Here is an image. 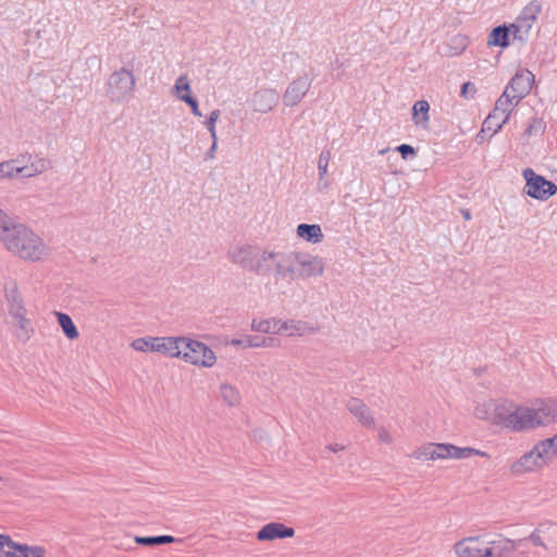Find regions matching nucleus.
Listing matches in <instances>:
<instances>
[{
	"mask_svg": "<svg viewBox=\"0 0 557 557\" xmlns=\"http://www.w3.org/2000/svg\"><path fill=\"white\" fill-rule=\"evenodd\" d=\"M495 419L499 424L515 432L557 422V399H537L531 407L499 404L495 407Z\"/></svg>",
	"mask_w": 557,
	"mask_h": 557,
	"instance_id": "f257e3e1",
	"label": "nucleus"
},
{
	"mask_svg": "<svg viewBox=\"0 0 557 557\" xmlns=\"http://www.w3.org/2000/svg\"><path fill=\"white\" fill-rule=\"evenodd\" d=\"M0 243L13 256L30 262H38L48 255L44 239L27 225L14 221Z\"/></svg>",
	"mask_w": 557,
	"mask_h": 557,
	"instance_id": "f03ea898",
	"label": "nucleus"
},
{
	"mask_svg": "<svg viewBox=\"0 0 557 557\" xmlns=\"http://www.w3.org/2000/svg\"><path fill=\"white\" fill-rule=\"evenodd\" d=\"M136 76L131 69L121 67L110 74L106 94L111 103H126L134 98Z\"/></svg>",
	"mask_w": 557,
	"mask_h": 557,
	"instance_id": "7ed1b4c3",
	"label": "nucleus"
},
{
	"mask_svg": "<svg viewBox=\"0 0 557 557\" xmlns=\"http://www.w3.org/2000/svg\"><path fill=\"white\" fill-rule=\"evenodd\" d=\"M5 299L10 315L15 320L18 330L16 337L26 342L29 339L33 329L30 321L26 318V308L24 307L23 298L15 282L5 286Z\"/></svg>",
	"mask_w": 557,
	"mask_h": 557,
	"instance_id": "20e7f679",
	"label": "nucleus"
},
{
	"mask_svg": "<svg viewBox=\"0 0 557 557\" xmlns=\"http://www.w3.org/2000/svg\"><path fill=\"white\" fill-rule=\"evenodd\" d=\"M181 346L180 358L190 364L211 368L216 361L215 354L202 342L184 337Z\"/></svg>",
	"mask_w": 557,
	"mask_h": 557,
	"instance_id": "39448f33",
	"label": "nucleus"
},
{
	"mask_svg": "<svg viewBox=\"0 0 557 557\" xmlns=\"http://www.w3.org/2000/svg\"><path fill=\"white\" fill-rule=\"evenodd\" d=\"M523 176L527 181L525 194L534 199L547 200L557 193V186L553 182L536 174L530 168L523 171Z\"/></svg>",
	"mask_w": 557,
	"mask_h": 557,
	"instance_id": "423d86ee",
	"label": "nucleus"
},
{
	"mask_svg": "<svg viewBox=\"0 0 557 557\" xmlns=\"http://www.w3.org/2000/svg\"><path fill=\"white\" fill-rule=\"evenodd\" d=\"M542 11V5L539 0L530 1L520 12L516 22L511 24L512 34L515 38L520 40L528 35L533 23L536 21L539 14Z\"/></svg>",
	"mask_w": 557,
	"mask_h": 557,
	"instance_id": "0eeeda50",
	"label": "nucleus"
},
{
	"mask_svg": "<svg viewBox=\"0 0 557 557\" xmlns=\"http://www.w3.org/2000/svg\"><path fill=\"white\" fill-rule=\"evenodd\" d=\"M0 550L4 557H44L45 548L14 542L11 536L0 534Z\"/></svg>",
	"mask_w": 557,
	"mask_h": 557,
	"instance_id": "6e6552de",
	"label": "nucleus"
},
{
	"mask_svg": "<svg viewBox=\"0 0 557 557\" xmlns=\"http://www.w3.org/2000/svg\"><path fill=\"white\" fill-rule=\"evenodd\" d=\"M547 465L548 463L544 457H542V454L535 444L530 451L523 454L510 466V471L515 475H521L527 472L540 470Z\"/></svg>",
	"mask_w": 557,
	"mask_h": 557,
	"instance_id": "1a4fd4ad",
	"label": "nucleus"
},
{
	"mask_svg": "<svg viewBox=\"0 0 557 557\" xmlns=\"http://www.w3.org/2000/svg\"><path fill=\"white\" fill-rule=\"evenodd\" d=\"M259 248L260 247L258 246L248 244L237 245L231 248L227 251L226 256L232 263L243 268L244 270L251 272L256 262L255 260L258 257L257 253L259 251Z\"/></svg>",
	"mask_w": 557,
	"mask_h": 557,
	"instance_id": "9d476101",
	"label": "nucleus"
},
{
	"mask_svg": "<svg viewBox=\"0 0 557 557\" xmlns=\"http://www.w3.org/2000/svg\"><path fill=\"white\" fill-rule=\"evenodd\" d=\"M296 258L300 269L297 271V280H307L309 277L321 276L324 272V262L318 256H311L307 252L297 251Z\"/></svg>",
	"mask_w": 557,
	"mask_h": 557,
	"instance_id": "9b49d317",
	"label": "nucleus"
},
{
	"mask_svg": "<svg viewBox=\"0 0 557 557\" xmlns=\"http://www.w3.org/2000/svg\"><path fill=\"white\" fill-rule=\"evenodd\" d=\"M534 83V75L529 70H519L506 86L512 98H516V103H519L532 89Z\"/></svg>",
	"mask_w": 557,
	"mask_h": 557,
	"instance_id": "f8f14e48",
	"label": "nucleus"
},
{
	"mask_svg": "<svg viewBox=\"0 0 557 557\" xmlns=\"http://www.w3.org/2000/svg\"><path fill=\"white\" fill-rule=\"evenodd\" d=\"M312 79L308 75L293 79L283 94V103L286 107L297 106L307 95L311 87Z\"/></svg>",
	"mask_w": 557,
	"mask_h": 557,
	"instance_id": "ddd939ff",
	"label": "nucleus"
},
{
	"mask_svg": "<svg viewBox=\"0 0 557 557\" xmlns=\"http://www.w3.org/2000/svg\"><path fill=\"white\" fill-rule=\"evenodd\" d=\"M280 100V95L275 89L263 88L257 90L251 98V106L253 111L259 113H268L276 107Z\"/></svg>",
	"mask_w": 557,
	"mask_h": 557,
	"instance_id": "4468645a",
	"label": "nucleus"
},
{
	"mask_svg": "<svg viewBox=\"0 0 557 557\" xmlns=\"http://www.w3.org/2000/svg\"><path fill=\"white\" fill-rule=\"evenodd\" d=\"M275 260V274L281 278H287L289 281L297 280V268L298 259L296 258L297 251L289 253L277 252Z\"/></svg>",
	"mask_w": 557,
	"mask_h": 557,
	"instance_id": "2eb2a0df",
	"label": "nucleus"
},
{
	"mask_svg": "<svg viewBox=\"0 0 557 557\" xmlns=\"http://www.w3.org/2000/svg\"><path fill=\"white\" fill-rule=\"evenodd\" d=\"M295 535V530L281 522H270L264 524L257 532L258 541H274L277 539H288Z\"/></svg>",
	"mask_w": 557,
	"mask_h": 557,
	"instance_id": "dca6fc26",
	"label": "nucleus"
},
{
	"mask_svg": "<svg viewBox=\"0 0 557 557\" xmlns=\"http://www.w3.org/2000/svg\"><path fill=\"white\" fill-rule=\"evenodd\" d=\"M347 410L358 419V421L366 428L372 429L375 425V420L372 416L370 408L360 398L351 397L346 404Z\"/></svg>",
	"mask_w": 557,
	"mask_h": 557,
	"instance_id": "f3484780",
	"label": "nucleus"
},
{
	"mask_svg": "<svg viewBox=\"0 0 557 557\" xmlns=\"http://www.w3.org/2000/svg\"><path fill=\"white\" fill-rule=\"evenodd\" d=\"M454 550L458 557H485V546L479 536H470L460 540L454 546Z\"/></svg>",
	"mask_w": 557,
	"mask_h": 557,
	"instance_id": "a211bd4d",
	"label": "nucleus"
},
{
	"mask_svg": "<svg viewBox=\"0 0 557 557\" xmlns=\"http://www.w3.org/2000/svg\"><path fill=\"white\" fill-rule=\"evenodd\" d=\"M411 457L418 460H437L447 459V444L446 443H428L417 448Z\"/></svg>",
	"mask_w": 557,
	"mask_h": 557,
	"instance_id": "6ab92c4d",
	"label": "nucleus"
},
{
	"mask_svg": "<svg viewBox=\"0 0 557 557\" xmlns=\"http://www.w3.org/2000/svg\"><path fill=\"white\" fill-rule=\"evenodd\" d=\"M280 329L281 334H285L286 336H304L305 334H314L318 332L319 327L310 325L306 321L301 320H280Z\"/></svg>",
	"mask_w": 557,
	"mask_h": 557,
	"instance_id": "aec40b11",
	"label": "nucleus"
},
{
	"mask_svg": "<svg viewBox=\"0 0 557 557\" xmlns=\"http://www.w3.org/2000/svg\"><path fill=\"white\" fill-rule=\"evenodd\" d=\"M521 543L522 540L513 542L509 539L500 537L498 540L487 542L490 546H485L484 555L485 557H507Z\"/></svg>",
	"mask_w": 557,
	"mask_h": 557,
	"instance_id": "412c9836",
	"label": "nucleus"
},
{
	"mask_svg": "<svg viewBox=\"0 0 557 557\" xmlns=\"http://www.w3.org/2000/svg\"><path fill=\"white\" fill-rule=\"evenodd\" d=\"M157 344L154 346V352H160L166 357L180 358L181 357V345L184 344V337H157Z\"/></svg>",
	"mask_w": 557,
	"mask_h": 557,
	"instance_id": "4be33fe9",
	"label": "nucleus"
},
{
	"mask_svg": "<svg viewBox=\"0 0 557 557\" xmlns=\"http://www.w3.org/2000/svg\"><path fill=\"white\" fill-rule=\"evenodd\" d=\"M257 255L258 257L255 260L256 262L251 272L256 275H268L272 271L273 262L278 256L277 252L268 251L260 247Z\"/></svg>",
	"mask_w": 557,
	"mask_h": 557,
	"instance_id": "5701e85b",
	"label": "nucleus"
},
{
	"mask_svg": "<svg viewBox=\"0 0 557 557\" xmlns=\"http://www.w3.org/2000/svg\"><path fill=\"white\" fill-rule=\"evenodd\" d=\"M517 104L516 98H512V95L505 89L502 96L497 99L493 112H496V114L503 117V123H507L513 106Z\"/></svg>",
	"mask_w": 557,
	"mask_h": 557,
	"instance_id": "b1692460",
	"label": "nucleus"
},
{
	"mask_svg": "<svg viewBox=\"0 0 557 557\" xmlns=\"http://www.w3.org/2000/svg\"><path fill=\"white\" fill-rule=\"evenodd\" d=\"M297 235L312 244H318L323 239V233L318 224L301 223L297 226Z\"/></svg>",
	"mask_w": 557,
	"mask_h": 557,
	"instance_id": "393cba45",
	"label": "nucleus"
},
{
	"mask_svg": "<svg viewBox=\"0 0 557 557\" xmlns=\"http://www.w3.org/2000/svg\"><path fill=\"white\" fill-rule=\"evenodd\" d=\"M472 456L488 457V454L472 447H458L447 444V459H467Z\"/></svg>",
	"mask_w": 557,
	"mask_h": 557,
	"instance_id": "a878e982",
	"label": "nucleus"
},
{
	"mask_svg": "<svg viewBox=\"0 0 557 557\" xmlns=\"http://www.w3.org/2000/svg\"><path fill=\"white\" fill-rule=\"evenodd\" d=\"M430 104L426 100H419L412 107V120L417 126L426 128L429 126Z\"/></svg>",
	"mask_w": 557,
	"mask_h": 557,
	"instance_id": "bb28decb",
	"label": "nucleus"
},
{
	"mask_svg": "<svg viewBox=\"0 0 557 557\" xmlns=\"http://www.w3.org/2000/svg\"><path fill=\"white\" fill-rule=\"evenodd\" d=\"M512 30L511 26L500 25L494 27L488 35L487 45L506 48L509 46V33Z\"/></svg>",
	"mask_w": 557,
	"mask_h": 557,
	"instance_id": "cd10ccee",
	"label": "nucleus"
},
{
	"mask_svg": "<svg viewBox=\"0 0 557 557\" xmlns=\"http://www.w3.org/2000/svg\"><path fill=\"white\" fill-rule=\"evenodd\" d=\"M251 329L256 332L265 334H280V319H253L251 322Z\"/></svg>",
	"mask_w": 557,
	"mask_h": 557,
	"instance_id": "c85d7f7f",
	"label": "nucleus"
},
{
	"mask_svg": "<svg viewBox=\"0 0 557 557\" xmlns=\"http://www.w3.org/2000/svg\"><path fill=\"white\" fill-rule=\"evenodd\" d=\"M536 446L546 462L550 463L557 457V433L553 437L537 442Z\"/></svg>",
	"mask_w": 557,
	"mask_h": 557,
	"instance_id": "c756f323",
	"label": "nucleus"
},
{
	"mask_svg": "<svg viewBox=\"0 0 557 557\" xmlns=\"http://www.w3.org/2000/svg\"><path fill=\"white\" fill-rule=\"evenodd\" d=\"M59 325L69 339H76L79 336L78 330L67 313L55 312Z\"/></svg>",
	"mask_w": 557,
	"mask_h": 557,
	"instance_id": "7c9ffc66",
	"label": "nucleus"
},
{
	"mask_svg": "<svg viewBox=\"0 0 557 557\" xmlns=\"http://www.w3.org/2000/svg\"><path fill=\"white\" fill-rule=\"evenodd\" d=\"M246 346L248 347H280L281 341L272 336L248 335L246 336Z\"/></svg>",
	"mask_w": 557,
	"mask_h": 557,
	"instance_id": "2f4dec72",
	"label": "nucleus"
},
{
	"mask_svg": "<svg viewBox=\"0 0 557 557\" xmlns=\"http://www.w3.org/2000/svg\"><path fill=\"white\" fill-rule=\"evenodd\" d=\"M503 119L496 114V112H492L487 115L482 124V129L479 136H482L485 132H492V135L496 134L504 125Z\"/></svg>",
	"mask_w": 557,
	"mask_h": 557,
	"instance_id": "473e14b6",
	"label": "nucleus"
},
{
	"mask_svg": "<svg viewBox=\"0 0 557 557\" xmlns=\"http://www.w3.org/2000/svg\"><path fill=\"white\" fill-rule=\"evenodd\" d=\"M220 395L224 403H226L228 406H236L240 401L239 392L227 383L221 384Z\"/></svg>",
	"mask_w": 557,
	"mask_h": 557,
	"instance_id": "72a5a7b5",
	"label": "nucleus"
},
{
	"mask_svg": "<svg viewBox=\"0 0 557 557\" xmlns=\"http://www.w3.org/2000/svg\"><path fill=\"white\" fill-rule=\"evenodd\" d=\"M157 337L147 336V337H139L134 339L131 343V347L136 351H152L154 352V346L157 344Z\"/></svg>",
	"mask_w": 557,
	"mask_h": 557,
	"instance_id": "f704fd0d",
	"label": "nucleus"
},
{
	"mask_svg": "<svg viewBox=\"0 0 557 557\" xmlns=\"http://www.w3.org/2000/svg\"><path fill=\"white\" fill-rule=\"evenodd\" d=\"M174 95L178 100L185 95H191V88L189 78L186 74H182L177 77L174 84Z\"/></svg>",
	"mask_w": 557,
	"mask_h": 557,
	"instance_id": "c9c22d12",
	"label": "nucleus"
},
{
	"mask_svg": "<svg viewBox=\"0 0 557 557\" xmlns=\"http://www.w3.org/2000/svg\"><path fill=\"white\" fill-rule=\"evenodd\" d=\"M469 39L467 36L457 34L450 38L451 52L457 55L460 54L468 46Z\"/></svg>",
	"mask_w": 557,
	"mask_h": 557,
	"instance_id": "e433bc0d",
	"label": "nucleus"
},
{
	"mask_svg": "<svg viewBox=\"0 0 557 557\" xmlns=\"http://www.w3.org/2000/svg\"><path fill=\"white\" fill-rule=\"evenodd\" d=\"M330 159H331L330 150H323L319 156L318 171H319V183L320 184L327 174V166H329Z\"/></svg>",
	"mask_w": 557,
	"mask_h": 557,
	"instance_id": "4c0bfd02",
	"label": "nucleus"
},
{
	"mask_svg": "<svg viewBox=\"0 0 557 557\" xmlns=\"http://www.w3.org/2000/svg\"><path fill=\"white\" fill-rule=\"evenodd\" d=\"M18 160H7L0 162V178H14L15 177V163Z\"/></svg>",
	"mask_w": 557,
	"mask_h": 557,
	"instance_id": "58836bf2",
	"label": "nucleus"
},
{
	"mask_svg": "<svg viewBox=\"0 0 557 557\" xmlns=\"http://www.w3.org/2000/svg\"><path fill=\"white\" fill-rule=\"evenodd\" d=\"M545 125L542 120L533 117L524 131L525 136L540 135L544 132Z\"/></svg>",
	"mask_w": 557,
	"mask_h": 557,
	"instance_id": "ea45409f",
	"label": "nucleus"
},
{
	"mask_svg": "<svg viewBox=\"0 0 557 557\" xmlns=\"http://www.w3.org/2000/svg\"><path fill=\"white\" fill-rule=\"evenodd\" d=\"M221 115V111L219 109L213 110L205 122L208 132L211 137L216 136L215 123Z\"/></svg>",
	"mask_w": 557,
	"mask_h": 557,
	"instance_id": "a19ab883",
	"label": "nucleus"
},
{
	"mask_svg": "<svg viewBox=\"0 0 557 557\" xmlns=\"http://www.w3.org/2000/svg\"><path fill=\"white\" fill-rule=\"evenodd\" d=\"M181 101L189 106L195 116H202V113L199 110L198 101L195 97L191 95H185L184 97H181Z\"/></svg>",
	"mask_w": 557,
	"mask_h": 557,
	"instance_id": "79ce46f5",
	"label": "nucleus"
},
{
	"mask_svg": "<svg viewBox=\"0 0 557 557\" xmlns=\"http://www.w3.org/2000/svg\"><path fill=\"white\" fill-rule=\"evenodd\" d=\"M476 94V87L471 82H466L461 86L460 96L466 99H472L474 98Z\"/></svg>",
	"mask_w": 557,
	"mask_h": 557,
	"instance_id": "37998d69",
	"label": "nucleus"
},
{
	"mask_svg": "<svg viewBox=\"0 0 557 557\" xmlns=\"http://www.w3.org/2000/svg\"><path fill=\"white\" fill-rule=\"evenodd\" d=\"M396 150L400 153L401 158L407 160L416 156V150L412 146L407 144L399 145Z\"/></svg>",
	"mask_w": 557,
	"mask_h": 557,
	"instance_id": "c03bdc74",
	"label": "nucleus"
},
{
	"mask_svg": "<svg viewBox=\"0 0 557 557\" xmlns=\"http://www.w3.org/2000/svg\"><path fill=\"white\" fill-rule=\"evenodd\" d=\"M32 168L34 169L33 172H35L37 175L41 174L42 172L47 171L50 168V162L46 159H38L35 162H32Z\"/></svg>",
	"mask_w": 557,
	"mask_h": 557,
	"instance_id": "a18cd8bd",
	"label": "nucleus"
},
{
	"mask_svg": "<svg viewBox=\"0 0 557 557\" xmlns=\"http://www.w3.org/2000/svg\"><path fill=\"white\" fill-rule=\"evenodd\" d=\"M33 170L34 169L32 168V164H29L23 166H15L14 172L15 176L20 174L22 177L29 178L37 175L35 172H33Z\"/></svg>",
	"mask_w": 557,
	"mask_h": 557,
	"instance_id": "49530a36",
	"label": "nucleus"
},
{
	"mask_svg": "<svg viewBox=\"0 0 557 557\" xmlns=\"http://www.w3.org/2000/svg\"><path fill=\"white\" fill-rule=\"evenodd\" d=\"M135 543L143 546L158 545L157 536H135Z\"/></svg>",
	"mask_w": 557,
	"mask_h": 557,
	"instance_id": "de8ad7c7",
	"label": "nucleus"
},
{
	"mask_svg": "<svg viewBox=\"0 0 557 557\" xmlns=\"http://www.w3.org/2000/svg\"><path fill=\"white\" fill-rule=\"evenodd\" d=\"M377 437H379V441L382 443H385V444L393 443V437H392L391 433L384 426L379 429Z\"/></svg>",
	"mask_w": 557,
	"mask_h": 557,
	"instance_id": "09e8293b",
	"label": "nucleus"
},
{
	"mask_svg": "<svg viewBox=\"0 0 557 557\" xmlns=\"http://www.w3.org/2000/svg\"><path fill=\"white\" fill-rule=\"evenodd\" d=\"M158 545L182 543L183 539H176L172 535H157Z\"/></svg>",
	"mask_w": 557,
	"mask_h": 557,
	"instance_id": "8fccbe9b",
	"label": "nucleus"
},
{
	"mask_svg": "<svg viewBox=\"0 0 557 557\" xmlns=\"http://www.w3.org/2000/svg\"><path fill=\"white\" fill-rule=\"evenodd\" d=\"M541 530L540 529H535L531 535H530V541L534 544V545H539V546H543V547H546L545 543H544V540L542 539L541 536Z\"/></svg>",
	"mask_w": 557,
	"mask_h": 557,
	"instance_id": "3c124183",
	"label": "nucleus"
},
{
	"mask_svg": "<svg viewBox=\"0 0 557 557\" xmlns=\"http://www.w3.org/2000/svg\"><path fill=\"white\" fill-rule=\"evenodd\" d=\"M212 138V145L209 148V150L206 152V159L212 160L215 158V151L218 148V136L211 137Z\"/></svg>",
	"mask_w": 557,
	"mask_h": 557,
	"instance_id": "603ef678",
	"label": "nucleus"
},
{
	"mask_svg": "<svg viewBox=\"0 0 557 557\" xmlns=\"http://www.w3.org/2000/svg\"><path fill=\"white\" fill-rule=\"evenodd\" d=\"M325 449L332 453H338L345 449V446L342 444H329L325 446Z\"/></svg>",
	"mask_w": 557,
	"mask_h": 557,
	"instance_id": "864d4df0",
	"label": "nucleus"
},
{
	"mask_svg": "<svg viewBox=\"0 0 557 557\" xmlns=\"http://www.w3.org/2000/svg\"><path fill=\"white\" fill-rule=\"evenodd\" d=\"M232 345L247 347L246 346V337L233 339Z\"/></svg>",
	"mask_w": 557,
	"mask_h": 557,
	"instance_id": "5fc2aeb1",
	"label": "nucleus"
},
{
	"mask_svg": "<svg viewBox=\"0 0 557 557\" xmlns=\"http://www.w3.org/2000/svg\"><path fill=\"white\" fill-rule=\"evenodd\" d=\"M462 214H463V218L466 220H470L471 219V214H470V212L468 210L462 211Z\"/></svg>",
	"mask_w": 557,
	"mask_h": 557,
	"instance_id": "6e6d98bb",
	"label": "nucleus"
},
{
	"mask_svg": "<svg viewBox=\"0 0 557 557\" xmlns=\"http://www.w3.org/2000/svg\"><path fill=\"white\" fill-rule=\"evenodd\" d=\"M385 152H386V149H383V150L380 151V154H383Z\"/></svg>",
	"mask_w": 557,
	"mask_h": 557,
	"instance_id": "4d7b16f0",
	"label": "nucleus"
},
{
	"mask_svg": "<svg viewBox=\"0 0 557 557\" xmlns=\"http://www.w3.org/2000/svg\"><path fill=\"white\" fill-rule=\"evenodd\" d=\"M517 557H529V556H525V555H519V556H517Z\"/></svg>",
	"mask_w": 557,
	"mask_h": 557,
	"instance_id": "13d9d810",
	"label": "nucleus"
}]
</instances>
